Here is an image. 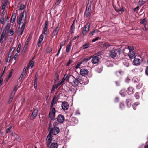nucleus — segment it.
Here are the masks:
<instances>
[{"instance_id":"nucleus-1","label":"nucleus","mask_w":148,"mask_h":148,"mask_svg":"<svg viewBox=\"0 0 148 148\" xmlns=\"http://www.w3.org/2000/svg\"><path fill=\"white\" fill-rule=\"evenodd\" d=\"M26 17H24V12L21 13L19 18L18 23L19 25V27L18 29V32L21 35L24 30L25 24Z\"/></svg>"},{"instance_id":"nucleus-2","label":"nucleus","mask_w":148,"mask_h":148,"mask_svg":"<svg viewBox=\"0 0 148 148\" xmlns=\"http://www.w3.org/2000/svg\"><path fill=\"white\" fill-rule=\"evenodd\" d=\"M49 133L54 135L58 134L60 132V129L58 127H53L51 124H50L49 127Z\"/></svg>"},{"instance_id":"nucleus-3","label":"nucleus","mask_w":148,"mask_h":148,"mask_svg":"<svg viewBox=\"0 0 148 148\" xmlns=\"http://www.w3.org/2000/svg\"><path fill=\"white\" fill-rule=\"evenodd\" d=\"M99 54V53H97L91 57V62L93 64H97L99 61V58L98 56Z\"/></svg>"},{"instance_id":"nucleus-4","label":"nucleus","mask_w":148,"mask_h":148,"mask_svg":"<svg viewBox=\"0 0 148 148\" xmlns=\"http://www.w3.org/2000/svg\"><path fill=\"white\" fill-rule=\"evenodd\" d=\"M56 110L54 108L50 107L49 113V117L51 119H53L55 116Z\"/></svg>"},{"instance_id":"nucleus-5","label":"nucleus","mask_w":148,"mask_h":148,"mask_svg":"<svg viewBox=\"0 0 148 148\" xmlns=\"http://www.w3.org/2000/svg\"><path fill=\"white\" fill-rule=\"evenodd\" d=\"M90 27V24L89 23H87L84 26L82 31V34L85 35H86L88 32Z\"/></svg>"},{"instance_id":"nucleus-6","label":"nucleus","mask_w":148,"mask_h":148,"mask_svg":"<svg viewBox=\"0 0 148 148\" xmlns=\"http://www.w3.org/2000/svg\"><path fill=\"white\" fill-rule=\"evenodd\" d=\"M7 37V33L6 31L4 30L1 35L0 38V43H2L3 42V40L4 39L5 40H6Z\"/></svg>"},{"instance_id":"nucleus-7","label":"nucleus","mask_w":148,"mask_h":148,"mask_svg":"<svg viewBox=\"0 0 148 148\" xmlns=\"http://www.w3.org/2000/svg\"><path fill=\"white\" fill-rule=\"evenodd\" d=\"M52 140V134H51V133L49 132L47 136L46 139L47 145V147L49 146Z\"/></svg>"},{"instance_id":"nucleus-8","label":"nucleus","mask_w":148,"mask_h":148,"mask_svg":"<svg viewBox=\"0 0 148 148\" xmlns=\"http://www.w3.org/2000/svg\"><path fill=\"white\" fill-rule=\"evenodd\" d=\"M91 12V5L88 4L87 5L86 10L85 11V16L88 17L90 15Z\"/></svg>"},{"instance_id":"nucleus-9","label":"nucleus","mask_w":148,"mask_h":148,"mask_svg":"<svg viewBox=\"0 0 148 148\" xmlns=\"http://www.w3.org/2000/svg\"><path fill=\"white\" fill-rule=\"evenodd\" d=\"M109 55L112 58H113L116 56L117 55V51L116 49L110 50L108 53Z\"/></svg>"},{"instance_id":"nucleus-10","label":"nucleus","mask_w":148,"mask_h":148,"mask_svg":"<svg viewBox=\"0 0 148 148\" xmlns=\"http://www.w3.org/2000/svg\"><path fill=\"white\" fill-rule=\"evenodd\" d=\"M57 121L60 123H62L64 120V116L61 114L59 115L57 117Z\"/></svg>"},{"instance_id":"nucleus-11","label":"nucleus","mask_w":148,"mask_h":148,"mask_svg":"<svg viewBox=\"0 0 148 148\" xmlns=\"http://www.w3.org/2000/svg\"><path fill=\"white\" fill-rule=\"evenodd\" d=\"M38 110L37 108L35 109L33 111L32 114L31 116V119H32L36 117L38 113Z\"/></svg>"},{"instance_id":"nucleus-12","label":"nucleus","mask_w":148,"mask_h":148,"mask_svg":"<svg viewBox=\"0 0 148 148\" xmlns=\"http://www.w3.org/2000/svg\"><path fill=\"white\" fill-rule=\"evenodd\" d=\"M80 73L81 75L83 76H85L88 74V71L87 69H82L80 70Z\"/></svg>"},{"instance_id":"nucleus-13","label":"nucleus","mask_w":148,"mask_h":148,"mask_svg":"<svg viewBox=\"0 0 148 148\" xmlns=\"http://www.w3.org/2000/svg\"><path fill=\"white\" fill-rule=\"evenodd\" d=\"M61 107L62 109L65 110L68 109L69 107V104L66 102H64L62 103V104Z\"/></svg>"},{"instance_id":"nucleus-14","label":"nucleus","mask_w":148,"mask_h":148,"mask_svg":"<svg viewBox=\"0 0 148 148\" xmlns=\"http://www.w3.org/2000/svg\"><path fill=\"white\" fill-rule=\"evenodd\" d=\"M140 60L138 58H135L133 60V63L135 66H139L140 64Z\"/></svg>"},{"instance_id":"nucleus-15","label":"nucleus","mask_w":148,"mask_h":148,"mask_svg":"<svg viewBox=\"0 0 148 148\" xmlns=\"http://www.w3.org/2000/svg\"><path fill=\"white\" fill-rule=\"evenodd\" d=\"M128 56L130 58L132 59L134 58L136 56V55L135 53L133 51H130L128 54Z\"/></svg>"},{"instance_id":"nucleus-16","label":"nucleus","mask_w":148,"mask_h":148,"mask_svg":"<svg viewBox=\"0 0 148 148\" xmlns=\"http://www.w3.org/2000/svg\"><path fill=\"white\" fill-rule=\"evenodd\" d=\"M59 30V27H57L53 31L52 35L53 37V36H56L57 35L58 31Z\"/></svg>"},{"instance_id":"nucleus-17","label":"nucleus","mask_w":148,"mask_h":148,"mask_svg":"<svg viewBox=\"0 0 148 148\" xmlns=\"http://www.w3.org/2000/svg\"><path fill=\"white\" fill-rule=\"evenodd\" d=\"M134 89L132 87L130 86L128 88L127 92L129 95H131L134 93Z\"/></svg>"},{"instance_id":"nucleus-18","label":"nucleus","mask_w":148,"mask_h":148,"mask_svg":"<svg viewBox=\"0 0 148 148\" xmlns=\"http://www.w3.org/2000/svg\"><path fill=\"white\" fill-rule=\"evenodd\" d=\"M79 84V82L75 78L73 82L72 85L74 87L77 86Z\"/></svg>"},{"instance_id":"nucleus-19","label":"nucleus","mask_w":148,"mask_h":148,"mask_svg":"<svg viewBox=\"0 0 148 148\" xmlns=\"http://www.w3.org/2000/svg\"><path fill=\"white\" fill-rule=\"evenodd\" d=\"M133 81L135 83H138L140 81V78L137 77H134L132 79Z\"/></svg>"},{"instance_id":"nucleus-20","label":"nucleus","mask_w":148,"mask_h":148,"mask_svg":"<svg viewBox=\"0 0 148 148\" xmlns=\"http://www.w3.org/2000/svg\"><path fill=\"white\" fill-rule=\"evenodd\" d=\"M123 64L125 66L128 67L129 66V64L127 60L124 59L123 60Z\"/></svg>"},{"instance_id":"nucleus-21","label":"nucleus","mask_w":148,"mask_h":148,"mask_svg":"<svg viewBox=\"0 0 148 148\" xmlns=\"http://www.w3.org/2000/svg\"><path fill=\"white\" fill-rule=\"evenodd\" d=\"M71 43L70 42L68 45L66 46V52L67 53H68L69 52L70 49L71 47Z\"/></svg>"},{"instance_id":"nucleus-22","label":"nucleus","mask_w":148,"mask_h":148,"mask_svg":"<svg viewBox=\"0 0 148 148\" xmlns=\"http://www.w3.org/2000/svg\"><path fill=\"white\" fill-rule=\"evenodd\" d=\"M59 86L58 84H55L53 86L51 92L53 93L56 89H57L58 87Z\"/></svg>"},{"instance_id":"nucleus-23","label":"nucleus","mask_w":148,"mask_h":148,"mask_svg":"<svg viewBox=\"0 0 148 148\" xmlns=\"http://www.w3.org/2000/svg\"><path fill=\"white\" fill-rule=\"evenodd\" d=\"M58 144L57 143H54L51 144L50 147V148H57Z\"/></svg>"},{"instance_id":"nucleus-24","label":"nucleus","mask_w":148,"mask_h":148,"mask_svg":"<svg viewBox=\"0 0 148 148\" xmlns=\"http://www.w3.org/2000/svg\"><path fill=\"white\" fill-rule=\"evenodd\" d=\"M72 122L73 124H77L78 122V121L77 119L75 117H73L72 118Z\"/></svg>"},{"instance_id":"nucleus-25","label":"nucleus","mask_w":148,"mask_h":148,"mask_svg":"<svg viewBox=\"0 0 148 148\" xmlns=\"http://www.w3.org/2000/svg\"><path fill=\"white\" fill-rule=\"evenodd\" d=\"M120 94L122 97L125 96L126 95V92L125 90H122L120 92Z\"/></svg>"},{"instance_id":"nucleus-26","label":"nucleus","mask_w":148,"mask_h":148,"mask_svg":"<svg viewBox=\"0 0 148 148\" xmlns=\"http://www.w3.org/2000/svg\"><path fill=\"white\" fill-rule=\"evenodd\" d=\"M147 20L146 19L144 18L141 20L140 22V23L141 24L143 25L144 26H145L146 25Z\"/></svg>"},{"instance_id":"nucleus-27","label":"nucleus","mask_w":148,"mask_h":148,"mask_svg":"<svg viewBox=\"0 0 148 148\" xmlns=\"http://www.w3.org/2000/svg\"><path fill=\"white\" fill-rule=\"evenodd\" d=\"M139 104L140 103L138 102H137L134 103L132 105V107L133 109L134 110H136V107L137 105H139Z\"/></svg>"},{"instance_id":"nucleus-28","label":"nucleus","mask_w":148,"mask_h":148,"mask_svg":"<svg viewBox=\"0 0 148 148\" xmlns=\"http://www.w3.org/2000/svg\"><path fill=\"white\" fill-rule=\"evenodd\" d=\"M138 83V84L136 86V88L138 89H140L143 86V83L141 81H140Z\"/></svg>"},{"instance_id":"nucleus-29","label":"nucleus","mask_w":148,"mask_h":148,"mask_svg":"<svg viewBox=\"0 0 148 148\" xmlns=\"http://www.w3.org/2000/svg\"><path fill=\"white\" fill-rule=\"evenodd\" d=\"M37 86V78L36 77L34 80V87L35 89L36 88Z\"/></svg>"},{"instance_id":"nucleus-30","label":"nucleus","mask_w":148,"mask_h":148,"mask_svg":"<svg viewBox=\"0 0 148 148\" xmlns=\"http://www.w3.org/2000/svg\"><path fill=\"white\" fill-rule=\"evenodd\" d=\"M125 106L124 104L123 103L121 102L119 104V108L121 109H123L124 108Z\"/></svg>"},{"instance_id":"nucleus-31","label":"nucleus","mask_w":148,"mask_h":148,"mask_svg":"<svg viewBox=\"0 0 148 148\" xmlns=\"http://www.w3.org/2000/svg\"><path fill=\"white\" fill-rule=\"evenodd\" d=\"M115 73L117 76H119L120 75H122L123 73V72L121 71H116L115 72Z\"/></svg>"},{"instance_id":"nucleus-32","label":"nucleus","mask_w":148,"mask_h":148,"mask_svg":"<svg viewBox=\"0 0 148 148\" xmlns=\"http://www.w3.org/2000/svg\"><path fill=\"white\" fill-rule=\"evenodd\" d=\"M99 32V30L97 29H95V30L90 32V35H93L95 33H97Z\"/></svg>"},{"instance_id":"nucleus-33","label":"nucleus","mask_w":148,"mask_h":148,"mask_svg":"<svg viewBox=\"0 0 148 148\" xmlns=\"http://www.w3.org/2000/svg\"><path fill=\"white\" fill-rule=\"evenodd\" d=\"M34 65V62L31 60L29 64V65L28 67V68L29 67H30L31 68Z\"/></svg>"},{"instance_id":"nucleus-34","label":"nucleus","mask_w":148,"mask_h":148,"mask_svg":"<svg viewBox=\"0 0 148 148\" xmlns=\"http://www.w3.org/2000/svg\"><path fill=\"white\" fill-rule=\"evenodd\" d=\"M52 48L51 47H49L46 49V51L47 53H49L51 52L52 51Z\"/></svg>"},{"instance_id":"nucleus-35","label":"nucleus","mask_w":148,"mask_h":148,"mask_svg":"<svg viewBox=\"0 0 148 148\" xmlns=\"http://www.w3.org/2000/svg\"><path fill=\"white\" fill-rule=\"evenodd\" d=\"M126 101L127 106L128 107L131 106V102L130 101V100L127 99Z\"/></svg>"},{"instance_id":"nucleus-36","label":"nucleus","mask_w":148,"mask_h":148,"mask_svg":"<svg viewBox=\"0 0 148 148\" xmlns=\"http://www.w3.org/2000/svg\"><path fill=\"white\" fill-rule=\"evenodd\" d=\"M48 24V21L47 20L45 21L44 24V28H47Z\"/></svg>"},{"instance_id":"nucleus-37","label":"nucleus","mask_w":148,"mask_h":148,"mask_svg":"<svg viewBox=\"0 0 148 148\" xmlns=\"http://www.w3.org/2000/svg\"><path fill=\"white\" fill-rule=\"evenodd\" d=\"M128 49L130 51H133V50H134V48L132 46H128L127 48H125L124 49V50H125L126 49Z\"/></svg>"},{"instance_id":"nucleus-38","label":"nucleus","mask_w":148,"mask_h":148,"mask_svg":"<svg viewBox=\"0 0 148 148\" xmlns=\"http://www.w3.org/2000/svg\"><path fill=\"white\" fill-rule=\"evenodd\" d=\"M43 34L46 35L47 34V28H43Z\"/></svg>"},{"instance_id":"nucleus-39","label":"nucleus","mask_w":148,"mask_h":148,"mask_svg":"<svg viewBox=\"0 0 148 148\" xmlns=\"http://www.w3.org/2000/svg\"><path fill=\"white\" fill-rule=\"evenodd\" d=\"M15 18L16 16H12L11 18V22L12 23H13L15 20Z\"/></svg>"},{"instance_id":"nucleus-40","label":"nucleus","mask_w":148,"mask_h":148,"mask_svg":"<svg viewBox=\"0 0 148 148\" xmlns=\"http://www.w3.org/2000/svg\"><path fill=\"white\" fill-rule=\"evenodd\" d=\"M139 93L138 92H136L135 93L134 95V96L136 99H138L140 97V95Z\"/></svg>"},{"instance_id":"nucleus-41","label":"nucleus","mask_w":148,"mask_h":148,"mask_svg":"<svg viewBox=\"0 0 148 148\" xmlns=\"http://www.w3.org/2000/svg\"><path fill=\"white\" fill-rule=\"evenodd\" d=\"M44 37L43 35V33H42L40 36L39 38V41L40 42H42L43 39Z\"/></svg>"},{"instance_id":"nucleus-42","label":"nucleus","mask_w":148,"mask_h":148,"mask_svg":"<svg viewBox=\"0 0 148 148\" xmlns=\"http://www.w3.org/2000/svg\"><path fill=\"white\" fill-rule=\"evenodd\" d=\"M83 49H84L88 48L89 47V45L88 43H86L83 45Z\"/></svg>"},{"instance_id":"nucleus-43","label":"nucleus","mask_w":148,"mask_h":148,"mask_svg":"<svg viewBox=\"0 0 148 148\" xmlns=\"http://www.w3.org/2000/svg\"><path fill=\"white\" fill-rule=\"evenodd\" d=\"M26 72L22 71L21 74V75L20 77V79L21 80L22 79V78L25 75V74Z\"/></svg>"},{"instance_id":"nucleus-44","label":"nucleus","mask_w":148,"mask_h":148,"mask_svg":"<svg viewBox=\"0 0 148 148\" xmlns=\"http://www.w3.org/2000/svg\"><path fill=\"white\" fill-rule=\"evenodd\" d=\"M75 28L74 26L73 25V23L72 25L71 26V33H73V30Z\"/></svg>"},{"instance_id":"nucleus-45","label":"nucleus","mask_w":148,"mask_h":148,"mask_svg":"<svg viewBox=\"0 0 148 148\" xmlns=\"http://www.w3.org/2000/svg\"><path fill=\"white\" fill-rule=\"evenodd\" d=\"M55 99V97H54L52 99L50 107H53V105L55 103V102H54Z\"/></svg>"},{"instance_id":"nucleus-46","label":"nucleus","mask_w":148,"mask_h":148,"mask_svg":"<svg viewBox=\"0 0 148 148\" xmlns=\"http://www.w3.org/2000/svg\"><path fill=\"white\" fill-rule=\"evenodd\" d=\"M21 44H19V45H18V48H17V53H19L20 52V48H21Z\"/></svg>"},{"instance_id":"nucleus-47","label":"nucleus","mask_w":148,"mask_h":148,"mask_svg":"<svg viewBox=\"0 0 148 148\" xmlns=\"http://www.w3.org/2000/svg\"><path fill=\"white\" fill-rule=\"evenodd\" d=\"M8 56L6 59V62H10L11 59V56H10V53L8 54Z\"/></svg>"},{"instance_id":"nucleus-48","label":"nucleus","mask_w":148,"mask_h":148,"mask_svg":"<svg viewBox=\"0 0 148 148\" xmlns=\"http://www.w3.org/2000/svg\"><path fill=\"white\" fill-rule=\"evenodd\" d=\"M59 125V123H58L57 122H54L53 125V127H58L57 126H58Z\"/></svg>"},{"instance_id":"nucleus-49","label":"nucleus","mask_w":148,"mask_h":148,"mask_svg":"<svg viewBox=\"0 0 148 148\" xmlns=\"http://www.w3.org/2000/svg\"><path fill=\"white\" fill-rule=\"evenodd\" d=\"M68 76V75L67 74H66L65 75H64L63 78L62 79L64 82L65 80L66 79V78Z\"/></svg>"},{"instance_id":"nucleus-50","label":"nucleus","mask_w":148,"mask_h":148,"mask_svg":"<svg viewBox=\"0 0 148 148\" xmlns=\"http://www.w3.org/2000/svg\"><path fill=\"white\" fill-rule=\"evenodd\" d=\"M96 71L98 73H100L101 72L102 69L101 68H100V69L99 68H96Z\"/></svg>"},{"instance_id":"nucleus-51","label":"nucleus","mask_w":148,"mask_h":148,"mask_svg":"<svg viewBox=\"0 0 148 148\" xmlns=\"http://www.w3.org/2000/svg\"><path fill=\"white\" fill-rule=\"evenodd\" d=\"M13 98V97H12V96H10V99H9V101H8L9 104H10L11 103V102L12 101Z\"/></svg>"},{"instance_id":"nucleus-52","label":"nucleus","mask_w":148,"mask_h":148,"mask_svg":"<svg viewBox=\"0 0 148 148\" xmlns=\"http://www.w3.org/2000/svg\"><path fill=\"white\" fill-rule=\"evenodd\" d=\"M4 17H2L0 19V22L1 23L3 24L4 23Z\"/></svg>"},{"instance_id":"nucleus-53","label":"nucleus","mask_w":148,"mask_h":148,"mask_svg":"<svg viewBox=\"0 0 148 148\" xmlns=\"http://www.w3.org/2000/svg\"><path fill=\"white\" fill-rule=\"evenodd\" d=\"M25 7L24 5L23 4H21V5L20 7V10H23L24 9Z\"/></svg>"},{"instance_id":"nucleus-54","label":"nucleus","mask_w":148,"mask_h":148,"mask_svg":"<svg viewBox=\"0 0 148 148\" xmlns=\"http://www.w3.org/2000/svg\"><path fill=\"white\" fill-rule=\"evenodd\" d=\"M130 79L129 77H127L125 79V82L126 83H128L130 82Z\"/></svg>"},{"instance_id":"nucleus-55","label":"nucleus","mask_w":148,"mask_h":148,"mask_svg":"<svg viewBox=\"0 0 148 148\" xmlns=\"http://www.w3.org/2000/svg\"><path fill=\"white\" fill-rule=\"evenodd\" d=\"M66 42L65 41H63L61 43V45L60 47H62L64 46Z\"/></svg>"},{"instance_id":"nucleus-56","label":"nucleus","mask_w":148,"mask_h":148,"mask_svg":"<svg viewBox=\"0 0 148 148\" xmlns=\"http://www.w3.org/2000/svg\"><path fill=\"white\" fill-rule=\"evenodd\" d=\"M15 49V47H12L11 48V49L10 50V53H11V52L13 53Z\"/></svg>"},{"instance_id":"nucleus-57","label":"nucleus","mask_w":148,"mask_h":148,"mask_svg":"<svg viewBox=\"0 0 148 148\" xmlns=\"http://www.w3.org/2000/svg\"><path fill=\"white\" fill-rule=\"evenodd\" d=\"M16 92H15V91H13L12 92H11V95L10 96H12V97H14V95H15V93H16Z\"/></svg>"},{"instance_id":"nucleus-58","label":"nucleus","mask_w":148,"mask_h":148,"mask_svg":"<svg viewBox=\"0 0 148 148\" xmlns=\"http://www.w3.org/2000/svg\"><path fill=\"white\" fill-rule=\"evenodd\" d=\"M81 64V63H79L75 66V68L76 69H78L80 67V66Z\"/></svg>"},{"instance_id":"nucleus-59","label":"nucleus","mask_w":148,"mask_h":148,"mask_svg":"<svg viewBox=\"0 0 148 148\" xmlns=\"http://www.w3.org/2000/svg\"><path fill=\"white\" fill-rule=\"evenodd\" d=\"M12 136H15V138H17L18 137V135L15 133H13L12 134Z\"/></svg>"},{"instance_id":"nucleus-60","label":"nucleus","mask_w":148,"mask_h":148,"mask_svg":"<svg viewBox=\"0 0 148 148\" xmlns=\"http://www.w3.org/2000/svg\"><path fill=\"white\" fill-rule=\"evenodd\" d=\"M61 2V0H57V1L55 3V5H58Z\"/></svg>"},{"instance_id":"nucleus-61","label":"nucleus","mask_w":148,"mask_h":148,"mask_svg":"<svg viewBox=\"0 0 148 148\" xmlns=\"http://www.w3.org/2000/svg\"><path fill=\"white\" fill-rule=\"evenodd\" d=\"M145 73L146 75H148V66L146 69Z\"/></svg>"},{"instance_id":"nucleus-62","label":"nucleus","mask_w":148,"mask_h":148,"mask_svg":"<svg viewBox=\"0 0 148 148\" xmlns=\"http://www.w3.org/2000/svg\"><path fill=\"white\" fill-rule=\"evenodd\" d=\"M98 37H97L96 38L93 39L92 40V42H94L96 41H97V40H98Z\"/></svg>"},{"instance_id":"nucleus-63","label":"nucleus","mask_w":148,"mask_h":148,"mask_svg":"<svg viewBox=\"0 0 148 148\" xmlns=\"http://www.w3.org/2000/svg\"><path fill=\"white\" fill-rule=\"evenodd\" d=\"M12 128V127H9V128H8L7 130H6V133H8L10 131V130H11V129Z\"/></svg>"},{"instance_id":"nucleus-64","label":"nucleus","mask_w":148,"mask_h":148,"mask_svg":"<svg viewBox=\"0 0 148 148\" xmlns=\"http://www.w3.org/2000/svg\"><path fill=\"white\" fill-rule=\"evenodd\" d=\"M64 82L62 80L59 82L58 85L59 86L61 85Z\"/></svg>"}]
</instances>
